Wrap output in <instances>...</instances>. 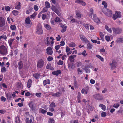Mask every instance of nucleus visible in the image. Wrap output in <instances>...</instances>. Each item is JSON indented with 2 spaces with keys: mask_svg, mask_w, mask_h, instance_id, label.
Listing matches in <instances>:
<instances>
[{
  "mask_svg": "<svg viewBox=\"0 0 123 123\" xmlns=\"http://www.w3.org/2000/svg\"><path fill=\"white\" fill-rule=\"evenodd\" d=\"M8 52L7 48L4 45L0 46V54L3 55H7Z\"/></svg>",
  "mask_w": 123,
  "mask_h": 123,
  "instance_id": "nucleus-1",
  "label": "nucleus"
},
{
  "mask_svg": "<svg viewBox=\"0 0 123 123\" xmlns=\"http://www.w3.org/2000/svg\"><path fill=\"white\" fill-rule=\"evenodd\" d=\"M25 21V26L26 27L29 28L32 25V23L29 17L26 18Z\"/></svg>",
  "mask_w": 123,
  "mask_h": 123,
  "instance_id": "nucleus-2",
  "label": "nucleus"
},
{
  "mask_svg": "<svg viewBox=\"0 0 123 123\" xmlns=\"http://www.w3.org/2000/svg\"><path fill=\"white\" fill-rule=\"evenodd\" d=\"M44 62L42 59L39 60L37 62V67L41 68L44 65Z\"/></svg>",
  "mask_w": 123,
  "mask_h": 123,
  "instance_id": "nucleus-3",
  "label": "nucleus"
},
{
  "mask_svg": "<svg viewBox=\"0 0 123 123\" xmlns=\"http://www.w3.org/2000/svg\"><path fill=\"white\" fill-rule=\"evenodd\" d=\"M112 29L113 33L116 34H120L122 31V29L119 28L113 27Z\"/></svg>",
  "mask_w": 123,
  "mask_h": 123,
  "instance_id": "nucleus-4",
  "label": "nucleus"
},
{
  "mask_svg": "<svg viewBox=\"0 0 123 123\" xmlns=\"http://www.w3.org/2000/svg\"><path fill=\"white\" fill-rule=\"evenodd\" d=\"M102 11L108 17H110L111 15V11L107 8H105L102 10Z\"/></svg>",
  "mask_w": 123,
  "mask_h": 123,
  "instance_id": "nucleus-5",
  "label": "nucleus"
},
{
  "mask_svg": "<svg viewBox=\"0 0 123 123\" xmlns=\"http://www.w3.org/2000/svg\"><path fill=\"white\" fill-rule=\"evenodd\" d=\"M121 12L119 11H115V14H113V18L114 20H115L118 18L121 17Z\"/></svg>",
  "mask_w": 123,
  "mask_h": 123,
  "instance_id": "nucleus-6",
  "label": "nucleus"
},
{
  "mask_svg": "<svg viewBox=\"0 0 123 123\" xmlns=\"http://www.w3.org/2000/svg\"><path fill=\"white\" fill-rule=\"evenodd\" d=\"M37 30L36 32L37 34H41L43 33V31L41 26L40 24H39L37 25Z\"/></svg>",
  "mask_w": 123,
  "mask_h": 123,
  "instance_id": "nucleus-7",
  "label": "nucleus"
},
{
  "mask_svg": "<svg viewBox=\"0 0 123 123\" xmlns=\"http://www.w3.org/2000/svg\"><path fill=\"white\" fill-rule=\"evenodd\" d=\"M93 97L95 99L98 100H101L103 98V96L99 94H95L93 95Z\"/></svg>",
  "mask_w": 123,
  "mask_h": 123,
  "instance_id": "nucleus-8",
  "label": "nucleus"
},
{
  "mask_svg": "<svg viewBox=\"0 0 123 123\" xmlns=\"http://www.w3.org/2000/svg\"><path fill=\"white\" fill-rule=\"evenodd\" d=\"M5 24V20L4 18L0 17V27L4 26Z\"/></svg>",
  "mask_w": 123,
  "mask_h": 123,
  "instance_id": "nucleus-9",
  "label": "nucleus"
},
{
  "mask_svg": "<svg viewBox=\"0 0 123 123\" xmlns=\"http://www.w3.org/2000/svg\"><path fill=\"white\" fill-rule=\"evenodd\" d=\"M80 39L82 41L85 42H89V41L84 35L80 34Z\"/></svg>",
  "mask_w": 123,
  "mask_h": 123,
  "instance_id": "nucleus-10",
  "label": "nucleus"
},
{
  "mask_svg": "<svg viewBox=\"0 0 123 123\" xmlns=\"http://www.w3.org/2000/svg\"><path fill=\"white\" fill-rule=\"evenodd\" d=\"M47 53V54L51 55L53 54L52 49L50 47H48L46 49Z\"/></svg>",
  "mask_w": 123,
  "mask_h": 123,
  "instance_id": "nucleus-11",
  "label": "nucleus"
},
{
  "mask_svg": "<svg viewBox=\"0 0 123 123\" xmlns=\"http://www.w3.org/2000/svg\"><path fill=\"white\" fill-rule=\"evenodd\" d=\"M52 10L55 12L58 16L60 15V13L58 10L55 6H54L52 8Z\"/></svg>",
  "mask_w": 123,
  "mask_h": 123,
  "instance_id": "nucleus-12",
  "label": "nucleus"
},
{
  "mask_svg": "<svg viewBox=\"0 0 123 123\" xmlns=\"http://www.w3.org/2000/svg\"><path fill=\"white\" fill-rule=\"evenodd\" d=\"M30 119L29 120V118H27L25 120L26 123H31L32 122V119H34L33 117L32 116H30Z\"/></svg>",
  "mask_w": 123,
  "mask_h": 123,
  "instance_id": "nucleus-13",
  "label": "nucleus"
},
{
  "mask_svg": "<svg viewBox=\"0 0 123 123\" xmlns=\"http://www.w3.org/2000/svg\"><path fill=\"white\" fill-rule=\"evenodd\" d=\"M14 40V39H10L8 41V43L11 49H13V47H12V44Z\"/></svg>",
  "mask_w": 123,
  "mask_h": 123,
  "instance_id": "nucleus-14",
  "label": "nucleus"
},
{
  "mask_svg": "<svg viewBox=\"0 0 123 123\" xmlns=\"http://www.w3.org/2000/svg\"><path fill=\"white\" fill-rule=\"evenodd\" d=\"M61 73V71L60 70H58L55 71H53L52 72V74L54 75L58 76Z\"/></svg>",
  "mask_w": 123,
  "mask_h": 123,
  "instance_id": "nucleus-15",
  "label": "nucleus"
},
{
  "mask_svg": "<svg viewBox=\"0 0 123 123\" xmlns=\"http://www.w3.org/2000/svg\"><path fill=\"white\" fill-rule=\"evenodd\" d=\"M62 95V93L59 92L52 94V96L55 97H59Z\"/></svg>",
  "mask_w": 123,
  "mask_h": 123,
  "instance_id": "nucleus-16",
  "label": "nucleus"
},
{
  "mask_svg": "<svg viewBox=\"0 0 123 123\" xmlns=\"http://www.w3.org/2000/svg\"><path fill=\"white\" fill-rule=\"evenodd\" d=\"M117 64L116 62L114 60L112 61V62L111 63V67L112 68H114L116 67V66H117Z\"/></svg>",
  "mask_w": 123,
  "mask_h": 123,
  "instance_id": "nucleus-17",
  "label": "nucleus"
},
{
  "mask_svg": "<svg viewBox=\"0 0 123 123\" xmlns=\"http://www.w3.org/2000/svg\"><path fill=\"white\" fill-rule=\"evenodd\" d=\"M28 105L30 108L32 110H33L35 108V106L34 105L33 103L32 102H31L29 103Z\"/></svg>",
  "mask_w": 123,
  "mask_h": 123,
  "instance_id": "nucleus-18",
  "label": "nucleus"
},
{
  "mask_svg": "<svg viewBox=\"0 0 123 123\" xmlns=\"http://www.w3.org/2000/svg\"><path fill=\"white\" fill-rule=\"evenodd\" d=\"M93 66L90 63H88L86 64L85 65V68H92L93 67Z\"/></svg>",
  "mask_w": 123,
  "mask_h": 123,
  "instance_id": "nucleus-19",
  "label": "nucleus"
},
{
  "mask_svg": "<svg viewBox=\"0 0 123 123\" xmlns=\"http://www.w3.org/2000/svg\"><path fill=\"white\" fill-rule=\"evenodd\" d=\"M92 18V19L94 20V21L96 23H98L99 22H100L99 19L98 17H96V16L95 17H93Z\"/></svg>",
  "mask_w": 123,
  "mask_h": 123,
  "instance_id": "nucleus-20",
  "label": "nucleus"
},
{
  "mask_svg": "<svg viewBox=\"0 0 123 123\" xmlns=\"http://www.w3.org/2000/svg\"><path fill=\"white\" fill-rule=\"evenodd\" d=\"M50 80L49 79H46L43 81V85L45 86L47 84H49L50 83Z\"/></svg>",
  "mask_w": 123,
  "mask_h": 123,
  "instance_id": "nucleus-21",
  "label": "nucleus"
},
{
  "mask_svg": "<svg viewBox=\"0 0 123 123\" xmlns=\"http://www.w3.org/2000/svg\"><path fill=\"white\" fill-rule=\"evenodd\" d=\"M32 84V81L31 79H30L28 80L27 83V87L30 88Z\"/></svg>",
  "mask_w": 123,
  "mask_h": 123,
  "instance_id": "nucleus-22",
  "label": "nucleus"
},
{
  "mask_svg": "<svg viewBox=\"0 0 123 123\" xmlns=\"http://www.w3.org/2000/svg\"><path fill=\"white\" fill-rule=\"evenodd\" d=\"M116 42L117 43H123V38H118Z\"/></svg>",
  "mask_w": 123,
  "mask_h": 123,
  "instance_id": "nucleus-23",
  "label": "nucleus"
},
{
  "mask_svg": "<svg viewBox=\"0 0 123 123\" xmlns=\"http://www.w3.org/2000/svg\"><path fill=\"white\" fill-rule=\"evenodd\" d=\"M17 88H22L23 87V86L22 85L21 83V82H19L18 83L17 85Z\"/></svg>",
  "mask_w": 123,
  "mask_h": 123,
  "instance_id": "nucleus-24",
  "label": "nucleus"
},
{
  "mask_svg": "<svg viewBox=\"0 0 123 123\" xmlns=\"http://www.w3.org/2000/svg\"><path fill=\"white\" fill-rule=\"evenodd\" d=\"M99 107H101L103 111H105L106 110V106L102 104H100L99 105Z\"/></svg>",
  "mask_w": 123,
  "mask_h": 123,
  "instance_id": "nucleus-25",
  "label": "nucleus"
},
{
  "mask_svg": "<svg viewBox=\"0 0 123 123\" xmlns=\"http://www.w3.org/2000/svg\"><path fill=\"white\" fill-rule=\"evenodd\" d=\"M18 68L19 69H21L23 66V63L22 61H21L19 62L18 63Z\"/></svg>",
  "mask_w": 123,
  "mask_h": 123,
  "instance_id": "nucleus-26",
  "label": "nucleus"
},
{
  "mask_svg": "<svg viewBox=\"0 0 123 123\" xmlns=\"http://www.w3.org/2000/svg\"><path fill=\"white\" fill-rule=\"evenodd\" d=\"M76 18L78 19H80L81 17V14L80 13L78 12H76Z\"/></svg>",
  "mask_w": 123,
  "mask_h": 123,
  "instance_id": "nucleus-27",
  "label": "nucleus"
},
{
  "mask_svg": "<svg viewBox=\"0 0 123 123\" xmlns=\"http://www.w3.org/2000/svg\"><path fill=\"white\" fill-rule=\"evenodd\" d=\"M40 74L37 73H36L33 74V77L36 79H37L39 78L40 77Z\"/></svg>",
  "mask_w": 123,
  "mask_h": 123,
  "instance_id": "nucleus-28",
  "label": "nucleus"
},
{
  "mask_svg": "<svg viewBox=\"0 0 123 123\" xmlns=\"http://www.w3.org/2000/svg\"><path fill=\"white\" fill-rule=\"evenodd\" d=\"M45 7L48 8H49L50 7V3L47 1H46L45 2Z\"/></svg>",
  "mask_w": 123,
  "mask_h": 123,
  "instance_id": "nucleus-29",
  "label": "nucleus"
},
{
  "mask_svg": "<svg viewBox=\"0 0 123 123\" xmlns=\"http://www.w3.org/2000/svg\"><path fill=\"white\" fill-rule=\"evenodd\" d=\"M69 60L71 62H74V58L73 56L72 55L70 56L69 57Z\"/></svg>",
  "mask_w": 123,
  "mask_h": 123,
  "instance_id": "nucleus-30",
  "label": "nucleus"
},
{
  "mask_svg": "<svg viewBox=\"0 0 123 123\" xmlns=\"http://www.w3.org/2000/svg\"><path fill=\"white\" fill-rule=\"evenodd\" d=\"M7 38L6 36L4 34H3L2 36H1L0 37V40L1 39L6 40L7 39Z\"/></svg>",
  "mask_w": 123,
  "mask_h": 123,
  "instance_id": "nucleus-31",
  "label": "nucleus"
},
{
  "mask_svg": "<svg viewBox=\"0 0 123 123\" xmlns=\"http://www.w3.org/2000/svg\"><path fill=\"white\" fill-rule=\"evenodd\" d=\"M15 118L16 123H20V120L18 116Z\"/></svg>",
  "mask_w": 123,
  "mask_h": 123,
  "instance_id": "nucleus-32",
  "label": "nucleus"
},
{
  "mask_svg": "<svg viewBox=\"0 0 123 123\" xmlns=\"http://www.w3.org/2000/svg\"><path fill=\"white\" fill-rule=\"evenodd\" d=\"M62 29L61 31V32L62 33H64L66 31L67 27L65 25L63 26H62Z\"/></svg>",
  "mask_w": 123,
  "mask_h": 123,
  "instance_id": "nucleus-33",
  "label": "nucleus"
},
{
  "mask_svg": "<svg viewBox=\"0 0 123 123\" xmlns=\"http://www.w3.org/2000/svg\"><path fill=\"white\" fill-rule=\"evenodd\" d=\"M55 21L56 22H61V20L60 19V18L58 17H57L56 18L54 19Z\"/></svg>",
  "mask_w": 123,
  "mask_h": 123,
  "instance_id": "nucleus-34",
  "label": "nucleus"
},
{
  "mask_svg": "<svg viewBox=\"0 0 123 123\" xmlns=\"http://www.w3.org/2000/svg\"><path fill=\"white\" fill-rule=\"evenodd\" d=\"M20 2H18V4L15 6V8L17 9H19L20 8Z\"/></svg>",
  "mask_w": 123,
  "mask_h": 123,
  "instance_id": "nucleus-35",
  "label": "nucleus"
},
{
  "mask_svg": "<svg viewBox=\"0 0 123 123\" xmlns=\"http://www.w3.org/2000/svg\"><path fill=\"white\" fill-rule=\"evenodd\" d=\"M87 43H88L87 45V48L88 49H92L93 47L92 45L90 43H89V42Z\"/></svg>",
  "mask_w": 123,
  "mask_h": 123,
  "instance_id": "nucleus-36",
  "label": "nucleus"
},
{
  "mask_svg": "<svg viewBox=\"0 0 123 123\" xmlns=\"http://www.w3.org/2000/svg\"><path fill=\"white\" fill-rule=\"evenodd\" d=\"M19 13V12L17 10H13L12 11V13L15 16L17 15Z\"/></svg>",
  "mask_w": 123,
  "mask_h": 123,
  "instance_id": "nucleus-37",
  "label": "nucleus"
},
{
  "mask_svg": "<svg viewBox=\"0 0 123 123\" xmlns=\"http://www.w3.org/2000/svg\"><path fill=\"white\" fill-rule=\"evenodd\" d=\"M39 111L42 114H44L47 112V111L43 109L40 108Z\"/></svg>",
  "mask_w": 123,
  "mask_h": 123,
  "instance_id": "nucleus-38",
  "label": "nucleus"
},
{
  "mask_svg": "<svg viewBox=\"0 0 123 123\" xmlns=\"http://www.w3.org/2000/svg\"><path fill=\"white\" fill-rule=\"evenodd\" d=\"M83 25L86 29L87 30L89 29V27L90 26V25L87 24H84Z\"/></svg>",
  "mask_w": 123,
  "mask_h": 123,
  "instance_id": "nucleus-39",
  "label": "nucleus"
},
{
  "mask_svg": "<svg viewBox=\"0 0 123 123\" xmlns=\"http://www.w3.org/2000/svg\"><path fill=\"white\" fill-rule=\"evenodd\" d=\"M10 29L12 30H14L16 29V27L15 25H11L10 26Z\"/></svg>",
  "mask_w": 123,
  "mask_h": 123,
  "instance_id": "nucleus-40",
  "label": "nucleus"
},
{
  "mask_svg": "<svg viewBox=\"0 0 123 123\" xmlns=\"http://www.w3.org/2000/svg\"><path fill=\"white\" fill-rule=\"evenodd\" d=\"M96 57L99 58L102 61H104L103 58L98 55H96Z\"/></svg>",
  "mask_w": 123,
  "mask_h": 123,
  "instance_id": "nucleus-41",
  "label": "nucleus"
},
{
  "mask_svg": "<svg viewBox=\"0 0 123 123\" xmlns=\"http://www.w3.org/2000/svg\"><path fill=\"white\" fill-rule=\"evenodd\" d=\"M48 10V8L46 7H44L42 11L41 12L42 13H44L46 12Z\"/></svg>",
  "mask_w": 123,
  "mask_h": 123,
  "instance_id": "nucleus-42",
  "label": "nucleus"
},
{
  "mask_svg": "<svg viewBox=\"0 0 123 123\" xmlns=\"http://www.w3.org/2000/svg\"><path fill=\"white\" fill-rule=\"evenodd\" d=\"M96 15L93 13V12H90L89 14L90 16H91L92 18L93 17L96 16Z\"/></svg>",
  "mask_w": 123,
  "mask_h": 123,
  "instance_id": "nucleus-43",
  "label": "nucleus"
},
{
  "mask_svg": "<svg viewBox=\"0 0 123 123\" xmlns=\"http://www.w3.org/2000/svg\"><path fill=\"white\" fill-rule=\"evenodd\" d=\"M55 121L54 119L53 118H50L48 121L49 123H54Z\"/></svg>",
  "mask_w": 123,
  "mask_h": 123,
  "instance_id": "nucleus-44",
  "label": "nucleus"
},
{
  "mask_svg": "<svg viewBox=\"0 0 123 123\" xmlns=\"http://www.w3.org/2000/svg\"><path fill=\"white\" fill-rule=\"evenodd\" d=\"M75 43L73 42H71L69 44L70 47H74L75 46Z\"/></svg>",
  "mask_w": 123,
  "mask_h": 123,
  "instance_id": "nucleus-45",
  "label": "nucleus"
},
{
  "mask_svg": "<svg viewBox=\"0 0 123 123\" xmlns=\"http://www.w3.org/2000/svg\"><path fill=\"white\" fill-rule=\"evenodd\" d=\"M45 28L48 30H50L51 29V27L49 25L47 24H46L45 25Z\"/></svg>",
  "mask_w": 123,
  "mask_h": 123,
  "instance_id": "nucleus-46",
  "label": "nucleus"
},
{
  "mask_svg": "<svg viewBox=\"0 0 123 123\" xmlns=\"http://www.w3.org/2000/svg\"><path fill=\"white\" fill-rule=\"evenodd\" d=\"M82 64V63H81L80 62H78L76 63V64L78 67H79V66H81Z\"/></svg>",
  "mask_w": 123,
  "mask_h": 123,
  "instance_id": "nucleus-47",
  "label": "nucleus"
},
{
  "mask_svg": "<svg viewBox=\"0 0 123 123\" xmlns=\"http://www.w3.org/2000/svg\"><path fill=\"white\" fill-rule=\"evenodd\" d=\"M41 16L43 20H44L46 19V15L45 14H42Z\"/></svg>",
  "mask_w": 123,
  "mask_h": 123,
  "instance_id": "nucleus-48",
  "label": "nucleus"
},
{
  "mask_svg": "<svg viewBox=\"0 0 123 123\" xmlns=\"http://www.w3.org/2000/svg\"><path fill=\"white\" fill-rule=\"evenodd\" d=\"M50 107H54L55 108L56 107L55 104L54 103L52 102L50 104Z\"/></svg>",
  "mask_w": 123,
  "mask_h": 123,
  "instance_id": "nucleus-49",
  "label": "nucleus"
},
{
  "mask_svg": "<svg viewBox=\"0 0 123 123\" xmlns=\"http://www.w3.org/2000/svg\"><path fill=\"white\" fill-rule=\"evenodd\" d=\"M51 65L50 64H48L46 66V68L47 69H51Z\"/></svg>",
  "mask_w": 123,
  "mask_h": 123,
  "instance_id": "nucleus-50",
  "label": "nucleus"
},
{
  "mask_svg": "<svg viewBox=\"0 0 123 123\" xmlns=\"http://www.w3.org/2000/svg\"><path fill=\"white\" fill-rule=\"evenodd\" d=\"M119 106V105L118 103H116L114 105L113 107L116 108H117Z\"/></svg>",
  "mask_w": 123,
  "mask_h": 123,
  "instance_id": "nucleus-51",
  "label": "nucleus"
},
{
  "mask_svg": "<svg viewBox=\"0 0 123 123\" xmlns=\"http://www.w3.org/2000/svg\"><path fill=\"white\" fill-rule=\"evenodd\" d=\"M102 4L104 6L105 8H106L107 7V3L105 1H103L102 2Z\"/></svg>",
  "mask_w": 123,
  "mask_h": 123,
  "instance_id": "nucleus-52",
  "label": "nucleus"
},
{
  "mask_svg": "<svg viewBox=\"0 0 123 123\" xmlns=\"http://www.w3.org/2000/svg\"><path fill=\"white\" fill-rule=\"evenodd\" d=\"M77 70L79 74H82V70H80V68H78L77 69Z\"/></svg>",
  "mask_w": 123,
  "mask_h": 123,
  "instance_id": "nucleus-53",
  "label": "nucleus"
},
{
  "mask_svg": "<svg viewBox=\"0 0 123 123\" xmlns=\"http://www.w3.org/2000/svg\"><path fill=\"white\" fill-rule=\"evenodd\" d=\"M84 70L86 71V73H89L90 72V69L87 68H85Z\"/></svg>",
  "mask_w": 123,
  "mask_h": 123,
  "instance_id": "nucleus-54",
  "label": "nucleus"
},
{
  "mask_svg": "<svg viewBox=\"0 0 123 123\" xmlns=\"http://www.w3.org/2000/svg\"><path fill=\"white\" fill-rule=\"evenodd\" d=\"M37 14V12H35L33 14L31 15L30 18H33Z\"/></svg>",
  "mask_w": 123,
  "mask_h": 123,
  "instance_id": "nucleus-55",
  "label": "nucleus"
},
{
  "mask_svg": "<svg viewBox=\"0 0 123 123\" xmlns=\"http://www.w3.org/2000/svg\"><path fill=\"white\" fill-rule=\"evenodd\" d=\"M107 113L106 112H103L101 113V116L102 117H105L106 116Z\"/></svg>",
  "mask_w": 123,
  "mask_h": 123,
  "instance_id": "nucleus-56",
  "label": "nucleus"
},
{
  "mask_svg": "<svg viewBox=\"0 0 123 123\" xmlns=\"http://www.w3.org/2000/svg\"><path fill=\"white\" fill-rule=\"evenodd\" d=\"M34 9L36 11H37L38 9V7L37 6L35 5L34 6Z\"/></svg>",
  "mask_w": 123,
  "mask_h": 123,
  "instance_id": "nucleus-57",
  "label": "nucleus"
},
{
  "mask_svg": "<svg viewBox=\"0 0 123 123\" xmlns=\"http://www.w3.org/2000/svg\"><path fill=\"white\" fill-rule=\"evenodd\" d=\"M60 47V46L58 45L55 46V48L57 51L59 49Z\"/></svg>",
  "mask_w": 123,
  "mask_h": 123,
  "instance_id": "nucleus-58",
  "label": "nucleus"
},
{
  "mask_svg": "<svg viewBox=\"0 0 123 123\" xmlns=\"http://www.w3.org/2000/svg\"><path fill=\"white\" fill-rule=\"evenodd\" d=\"M63 61H62L61 60H60L58 62V64L59 65H62L63 64Z\"/></svg>",
  "mask_w": 123,
  "mask_h": 123,
  "instance_id": "nucleus-59",
  "label": "nucleus"
},
{
  "mask_svg": "<svg viewBox=\"0 0 123 123\" xmlns=\"http://www.w3.org/2000/svg\"><path fill=\"white\" fill-rule=\"evenodd\" d=\"M105 39L107 41H110V37L109 36H106L105 37Z\"/></svg>",
  "mask_w": 123,
  "mask_h": 123,
  "instance_id": "nucleus-60",
  "label": "nucleus"
},
{
  "mask_svg": "<svg viewBox=\"0 0 123 123\" xmlns=\"http://www.w3.org/2000/svg\"><path fill=\"white\" fill-rule=\"evenodd\" d=\"M83 0H77L75 1V2L81 4Z\"/></svg>",
  "mask_w": 123,
  "mask_h": 123,
  "instance_id": "nucleus-61",
  "label": "nucleus"
},
{
  "mask_svg": "<svg viewBox=\"0 0 123 123\" xmlns=\"http://www.w3.org/2000/svg\"><path fill=\"white\" fill-rule=\"evenodd\" d=\"M53 58L51 56L48 57L47 58V60L49 61H50L53 59Z\"/></svg>",
  "mask_w": 123,
  "mask_h": 123,
  "instance_id": "nucleus-62",
  "label": "nucleus"
},
{
  "mask_svg": "<svg viewBox=\"0 0 123 123\" xmlns=\"http://www.w3.org/2000/svg\"><path fill=\"white\" fill-rule=\"evenodd\" d=\"M6 112L5 110H0V113L3 114L5 113Z\"/></svg>",
  "mask_w": 123,
  "mask_h": 123,
  "instance_id": "nucleus-63",
  "label": "nucleus"
},
{
  "mask_svg": "<svg viewBox=\"0 0 123 123\" xmlns=\"http://www.w3.org/2000/svg\"><path fill=\"white\" fill-rule=\"evenodd\" d=\"M71 123H78V121L77 120H72L71 122Z\"/></svg>",
  "mask_w": 123,
  "mask_h": 123,
  "instance_id": "nucleus-64",
  "label": "nucleus"
}]
</instances>
